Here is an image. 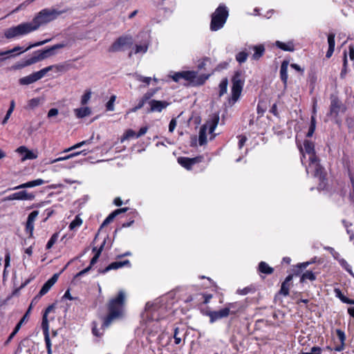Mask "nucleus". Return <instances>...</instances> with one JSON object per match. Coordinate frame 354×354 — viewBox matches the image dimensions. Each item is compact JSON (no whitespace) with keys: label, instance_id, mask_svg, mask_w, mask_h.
I'll return each mask as SVG.
<instances>
[{"label":"nucleus","instance_id":"f257e3e1","mask_svg":"<svg viewBox=\"0 0 354 354\" xmlns=\"http://www.w3.org/2000/svg\"><path fill=\"white\" fill-rule=\"evenodd\" d=\"M126 295L120 290L118 295L111 298L107 304L108 314L104 319L103 329L109 326L114 321L122 318L124 315V303Z\"/></svg>","mask_w":354,"mask_h":354},{"label":"nucleus","instance_id":"f03ea898","mask_svg":"<svg viewBox=\"0 0 354 354\" xmlns=\"http://www.w3.org/2000/svg\"><path fill=\"white\" fill-rule=\"evenodd\" d=\"M142 325L143 330L149 333H158L159 326L158 320L159 314L158 307L153 304L147 303L146 304L145 312L142 315Z\"/></svg>","mask_w":354,"mask_h":354},{"label":"nucleus","instance_id":"7ed1b4c3","mask_svg":"<svg viewBox=\"0 0 354 354\" xmlns=\"http://www.w3.org/2000/svg\"><path fill=\"white\" fill-rule=\"evenodd\" d=\"M229 17V10L227 7L221 3L211 15V21L209 29L212 31H218L223 28Z\"/></svg>","mask_w":354,"mask_h":354},{"label":"nucleus","instance_id":"20e7f679","mask_svg":"<svg viewBox=\"0 0 354 354\" xmlns=\"http://www.w3.org/2000/svg\"><path fill=\"white\" fill-rule=\"evenodd\" d=\"M62 13V11L56 9L45 8L37 13L31 23L35 30H37L40 26L56 19Z\"/></svg>","mask_w":354,"mask_h":354},{"label":"nucleus","instance_id":"39448f33","mask_svg":"<svg viewBox=\"0 0 354 354\" xmlns=\"http://www.w3.org/2000/svg\"><path fill=\"white\" fill-rule=\"evenodd\" d=\"M35 28L31 22L21 23L17 26L8 28L4 31V36L8 39L23 37L33 31Z\"/></svg>","mask_w":354,"mask_h":354},{"label":"nucleus","instance_id":"423d86ee","mask_svg":"<svg viewBox=\"0 0 354 354\" xmlns=\"http://www.w3.org/2000/svg\"><path fill=\"white\" fill-rule=\"evenodd\" d=\"M50 41V39H45L44 41L36 42L35 44H30L26 49H24V50L22 49L21 47L17 46L10 50H0V57H1L0 61L4 62L10 57H15V55H14V53H17V55H20V54L31 49L32 48L42 46L45 44L49 42Z\"/></svg>","mask_w":354,"mask_h":354},{"label":"nucleus","instance_id":"0eeeda50","mask_svg":"<svg viewBox=\"0 0 354 354\" xmlns=\"http://www.w3.org/2000/svg\"><path fill=\"white\" fill-rule=\"evenodd\" d=\"M232 82L230 102L232 101L234 104L239 99L244 84L242 73L239 71L236 72L232 78Z\"/></svg>","mask_w":354,"mask_h":354},{"label":"nucleus","instance_id":"6e6552de","mask_svg":"<svg viewBox=\"0 0 354 354\" xmlns=\"http://www.w3.org/2000/svg\"><path fill=\"white\" fill-rule=\"evenodd\" d=\"M218 122V117L217 115H214L211 120L207 121L205 124H203L199 131L198 136V141L200 145H203L207 142V131L209 134H212L216 127H217Z\"/></svg>","mask_w":354,"mask_h":354},{"label":"nucleus","instance_id":"1a4fd4ad","mask_svg":"<svg viewBox=\"0 0 354 354\" xmlns=\"http://www.w3.org/2000/svg\"><path fill=\"white\" fill-rule=\"evenodd\" d=\"M169 77H171L175 82H181V80H185L189 83L196 84H202L203 82H198L197 79V73L194 71H184L170 73Z\"/></svg>","mask_w":354,"mask_h":354},{"label":"nucleus","instance_id":"9d476101","mask_svg":"<svg viewBox=\"0 0 354 354\" xmlns=\"http://www.w3.org/2000/svg\"><path fill=\"white\" fill-rule=\"evenodd\" d=\"M297 145L302 154L301 162L303 165H306V162L305 160L306 159L307 156H308V158L316 157L315 151V145L312 141L305 140L304 141L303 146L299 144V142H297Z\"/></svg>","mask_w":354,"mask_h":354},{"label":"nucleus","instance_id":"9b49d317","mask_svg":"<svg viewBox=\"0 0 354 354\" xmlns=\"http://www.w3.org/2000/svg\"><path fill=\"white\" fill-rule=\"evenodd\" d=\"M308 165H306L307 174L322 180L324 178L323 168L319 165L317 157L308 158Z\"/></svg>","mask_w":354,"mask_h":354},{"label":"nucleus","instance_id":"f8f14e48","mask_svg":"<svg viewBox=\"0 0 354 354\" xmlns=\"http://www.w3.org/2000/svg\"><path fill=\"white\" fill-rule=\"evenodd\" d=\"M50 67H46L41 70L33 73L28 76L24 77L19 80V83L22 85L32 84L44 77L46 74L50 71Z\"/></svg>","mask_w":354,"mask_h":354},{"label":"nucleus","instance_id":"ddd939ff","mask_svg":"<svg viewBox=\"0 0 354 354\" xmlns=\"http://www.w3.org/2000/svg\"><path fill=\"white\" fill-rule=\"evenodd\" d=\"M35 198V195L26 190L15 192L6 197L3 198L2 201H32Z\"/></svg>","mask_w":354,"mask_h":354},{"label":"nucleus","instance_id":"4468645a","mask_svg":"<svg viewBox=\"0 0 354 354\" xmlns=\"http://www.w3.org/2000/svg\"><path fill=\"white\" fill-rule=\"evenodd\" d=\"M132 44V38L130 36H124L118 38L111 46V50L115 52L121 50L124 46Z\"/></svg>","mask_w":354,"mask_h":354},{"label":"nucleus","instance_id":"2eb2a0df","mask_svg":"<svg viewBox=\"0 0 354 354\" xmlns=\"http://www.w3.org/2000/svg\"><path fill=\"white\" fill-rule=\"evenodd\" d=\"M16 152L22 156L21 161L24 162L27 160H34L38 156L36 151L29 150L25 146H21L16 149Z\"/></svg>","mask_w":354,"mask_h":354},{"label":"nucleus","instance_id":"dca6fc26","mask_svg":"<svg viewBox=\"0 0 354 354\" xmlns=\"http://www.w3.org/2000/svg\"><path fill=\"white\" fill-rule=\"evenodd\" d=\"M58 277V274H54L53 277L44 284L38 295H37L36 299H40L42 296L45 295L53 287V286L57 282Z\"/></svg>","mask_w":354,"mask_h":354},{"label":"nucleus","instance_id":"f3484780","mask_svg":"<svg viewBox=\"0 0 354 354\" xmlns=\"http://www.w3.org/2000/svg\"><path fill=\"white\" fill-rule=\"evenodd\" d=\"M346 110L345 106L337 99L334 98L331 100L330 115L337 117L339 113H344Z\"/></svg>","mask_w":354,"mask_h":354},{"label":"nucleus","instance_id":"a211bd4d","mask_svg":"<svg viewBox=\"0 0 354 354\" xmlns=\"http://www.w3.org/2000/svg\"><path fill=\"white\" fill-rule=\"evenodd\" d=\"M201 157H196L193 158H189L185 157H180L178 158V162L185 169L189 170L192 167L201 161Z\"/></svg>","mask_w":354,"mask_h":354},{"label":"nucleus","instance_id":"6ab92c4d","mask_svg":"<svg viewBox=\"0 0 354 354\" xmlns=\"http://www.w3.org/2000/svg\"><path fill=\"white\" fill-rule=\"evenodd\" d=\"M207 316H209L210 319V322L214 323L218 319L229 316V310L223 308L219 310L210 311L207 313Z\"/></svg>","mask_w":354,"mask_h":354},{"label":"nucleus","instance_id":"aec40b11","mask_svg":"<svg viewBox=\"0 0 354 354\" xmlns=\"http://www.w3.org/2000/svg\"><path fill=\"white\" fill-rule=\"evenodd\" d=\"M39 215V212L35 210L32 212L28 216L26 225V231L27 233L32 236L34 230V223Z\"/></svg>","mask_w":354,"mask_h":354},{"label":"nucleus","instance_id":"412c9836","mask_svg":"<svg viewBox=\"0 0 354 354\" xmlns=\"http://www.w3.org/2000/svg\"><path fill=\"white\" fill-rule=\"evenodd\" d=\"M45 183L46 182L44 180H42L41 178H38V179H36L34 180H30V181L26 182L25 183H22L18 186L15 187L10 188L8 190H17V189H20L31 188V187L42 185Z\"/></svg>","mask_w":354,"mask_h":354},{"label":"nucleus","instance_id":"4be33fe9","mask_svg":"<svg viewBox=\"0 0 354 354\" xmlns=\"http://www.w3.org/2000/svg\"><path fill=\"white\" fill-rule=\"evenodd\" d=\"M150 111L152 112H161L167 107L169 103L166 101L152 100L149 102Z\"/></svg>","mask_w":354,"mask_h":354},{"label":"nucleus","instance_id":"5701e85b","mask_svg":"<svg viewBox=\"0 0 354 354\" xmlns=\"http://www.w3.org/2000/svg\"><path fill=\"white\" fill-rule=\"evenodd\" d=\"M250 49H252L254 50L252 58L254 60L259 59L265 53V47L263 44L250 46Z\"/></svg>","mask_w":354,"mask_h":354},{"label":"nucleus","instance_id":"b1692460","mask_svg":"<svg viewBox=\"0 0 354 354\" xmlns=\"http://www.w3.org/2000/svg\"><path fill=\"white\" fill-rule=\"evenodd\" d=\"M289 65V62L287 60H283L281 65L280 68V77L282 80L284 86H286L288 82V67Z\"/></svg>","mask_w":354,"mask_h":354},{"label":"nucleus","instance_id":"393cba45","mask_svg":"<svg viewBox=\"0 0 354 354\" xmlns=\"http://www.w3.org/2000/svg\"><path fill=\"white\" fill-rule=\"evenodd\" d=\"M125 266H131V263H130V261L129 260H125V261H115V262H113L111 263V264H109L103 271L102 272L104 273V272H106L111 270H116V269H118V268H120L122 267H124Z\"/></svg>","mask_w":354,"mask_h":354},{"label":"nucleus","instance_id":"a878e982","mask_svg":"<svg viewBox=\"0 0 354 354\" xmlns=\"http://www.w3.org/2000/svg\"><path fill=\"white\" fill-rule=\"evenodd\" d=\"M74 113L77 118H83L91 114V109L88 106H82L75 109Z\"/></svg>","mask_w":354,"mask_h":354},{"label":"nucleus","instance_id":"bb28decb","mask_svg":"<svg viewBox=\"0 0 354 354\" xmlns=\"http://www.w3.org/2000/svg\"><path fill=\"white\" fill-rule=\"evenodd\" d=\"M275 44L279 48L285 51L292 52L295 50L294 44L291 41L286 43L280 41H277Z\"/></svg>","mask_w":354,"mask_h":354},{"label":"nucleus","instance_id":"cd10ccee","mask_svg":"<svg viewBox=\"0 0 354 354\" xmlns=\"http://www.w3.org/2000/svg\"><path fill=\"white\" fill-rule=\"evenodd\" d=\"M225 308L229 310V315H235L241 310L242 306L237 302L229 303L226 305Z\"/></svg>","mask_w":354,"mask_h":354},{"label":"nucleus","instance_id":"c85d7f7f","mask_svg":"<svg viewBox=\"0 0 354 354\" xmlns=\"http://www.w3.org/2000/svg\"><path fill=\"white\" fill-rule=\"evenodd\" d=\"M316 111H317L316 107H315V105H314V106H313V114L311 116V120H310V125L308 131L307 135H306V136L308 137V138L311 137L313 135V133L315 132V128H316V119H315Z\"/></svg>","mask_w":354,"mask_h":354},{"label":"nucleus","instance_id":"c756f323","mask_svg":"<svg viewBox=\"0 0 354 354\" xmlns=\"http://www.w3.org/2000/svg\"><path fill=\"white\" fill-rule=\"evenodd\" d=\"M34 53H35L38 62L42 61L44 59H46L51 57L50 51L48 50V48H46L45 50H37Z\"/></svg>","mask_w":354,"mask_h":354},{"label":"nucleus","instance_id":"7c9ffc66","mask_svg":"<svg viewBox=\"0 0 354 354\" xmlns=\"http://www.w3.org/2000/svg\"><path fill=\"white\" fill-rule=\"evenodd\" d=\"M259 270L262 273L269 274L272 273L273 268L269 266L266 262L261 261L259 265Z\"/></svg>","mask_w":354,"mask_h":354},{"label":"nucleus","instance_id":"2f4dec72","mask_svg":"<svg viewBox=\"0 0 354 354\" xmlns=\"http://www.w3.org/2000/svg\"><path fill=\"white\" fill-rule=\"evenodd\" d=\"M15 102L14 100H11L10 101V107H9L8 110L7 111V113H6V114L3 121H2V124H5L8 122V120H9L11 114L12 113V112H13V111L15 109Z\"/></svg>","mask_w":354,"mask_h":354},{"label":"nucleus","instance_id":"473e14b6","mask_svg":"<svg viewBox=\"0 0 354 354\" xmlns=\"http://www.w3.org/2000/svg\"><path fill=\"white\" fill-rule=\"evenodd\" d=\"M148 49V42H145L144 44L136 45L135 46V54H144L147 51Z\"/></svg>","mask_w":354,"mask_h":354},{"label":"nucleus","instance_id":"72a5a7b5","mask_svg":"<svg viewBox=\"0 0 354 354\" xmlns=\"http://www.w3.org/2000/svg\"><path fill=\"white\" fill-rule=\"evenodd\" d=\"M228 81L227 78H224L219 84V95L222 96L227 93Z\"/></svg>","mask_w":354,"mask_h":354},{"label":"nucleus","instance_id":"f704fd0d","mask_svg":"<svg viewBox=\"0 0 354 354\" xmlns=\"http://www.w3.org/2000/svg\"><path fill=\"white\" fill-rule=\"evenodd\" d=\"M82 219L79 215H77L75 219L70 223L69 228L71 230H74L76 227H79L82 224Z\"/></svg>","mask_w":354,"mask_h":354},{"label":"nucleus","instance_id":"c9c22d12","mask_svg":"<svg viewBox=\"0 0 354 354\" xmlns=\"http://www.w3.org/2000/svg\"><path fill=\"white\" fill-rule=\"evenodd\" d=\"M41 103V99L39 97H35L30 100L28 102L27 108L30 109H33L37 107Z\"/></svg>","mask_w":354,"mask_h":354},{"label":"nucleus","instance_id":"e433bc0d","mask_svg":"<svg viewBox=\"0 0 354 354\" xmlns=\"http://www.w3.org/2000/svg\"><path fill=\"white\" fill-rule=\"evenodd\" d=\"M92 92L91 90H86L84 95L81 97V104L86 105L90 100L91 97Z\"/></svg>","mask_w":354,"mask_h":354},{"label":"nucleus","instance_id":"4c0bfd02","mask_svg":"<svg viewBox=\"0 0 354 354\" xmlns=\"http://www.w3.org/2000/svg\"><path fill=\"white\" fill-rule=\"evenodd\" d=\"M41 328L44 334H49V325L46 315H43Z\"/></svg>","mask_w":354,"mask_h":354},{"label":"nucleus","instance_id":"58836bf2","mask_svg":"<svg viewBox=\"0 0 354 354\" xmlns=\"http://www.w3.org/2000/svg\"><path fill=\"white\" fill-rule=\"evenodd\" d=\"M339 263L340 266L345 269L350 274L353 276V273L352 271L351 266L348 263V262L344 259H341L339 260Z\"/></svg>","mask_w":354,"mask_h":354},{"label":"nucleus","instance_id":"ea45409f","mask_svg":"<svg viewBox=\"0 0 354 354\" xmlns=\"http://www.w3.org/2000/svg\"><path fill=\"white\" fill-rule=\"evenodd\" d=\"M66 46V44L61 43V44H57L55 45H53V46L48 48V50L50 51L51 56H53L56 54V52H55L56 50L63 48Z\"/></svg>","mask_w":354,"mask_h":354},{"label":"nucleus","instance_id":"a19ab883","mask_svg":"<svg viewBox=\"0 0 354 354\" xmlns=\"http://www.w3.org/2000/svg\"><path fill=\"white\" fill-rule=\"evenodd\" d=\"M66 46V44L61 43V44H57L55 45H53V46L48 48V50L50 51L51 56H53L56 54V52H55L56 50L63 48Z\"/></svg>","mask_w":354,"mask_h":354},{"label":"nucleus","instance_id":"79ce46f5","mask_svg":"<svg viewBox=\"0 0 354 354\" xmlns=\"http://www.w3.org/2000/svg\"><path fill=\"white\" fill-rule=\"evenodd\" d=\"M248 56V55L246 52L241 51V52H239L236 55V59L238 62H239L240 64H242V63H244L247 60Z\"/></svg>","mask_w":354,"mask_h":354},{"label":"nucleus","instance_id":"37998d69","mask_svg":"<svg viewBox=\"0 0 354 354\" xmlns=\"http://www.w3.org/2000/svg\"><path fill=\"white\" fill-rule=\"evenodd\" d=\"M116 99V96L115 95H113L109 100L106 104V108L107 111H113L115 109L114 103Z\"/></svg>","mask_w":354,"mask_h":354},{"label":"nucleus","instance_id":"c03bdc74","mask_svg":"<svg viewBox=\"0 0 354 354\" xmlns=\"http://www.w3.org/2000/svg\"><path fill=\"white\" fill-rule=\"evenodd\" d=\"M306 279H308V280H310V281H313V280L315 279V276L314 273L312 271H306V272H304L302 274L301 281H305Z\"/></svg>","mask_w":354,"mask_h":354},{"label":"nucleus","instance_id":"a18cd8bd","mask_svg":"<svg viewBox=\"0 0 354 354\" xmlns=\"http://www.w3.org/2000/svg\"><path fill=\"white\" fill-rule=\"evenodd\" d=\"M104 245V242L103 243V244L100 246V248L97 250V251L96 252V254H95V256L92 258L91 261V263H90V266H92L93 265H94L98 260V258L103 250V247Z\"/></svg>","mask_w":354,"mask_h":354},{"label":"nucleus","instance_id":"49530a36","mask_svg":"<svg viewBox=\"0 0 354 354\" xmlns=\"http://www.w3.org/2000/svg\"><path fill=\"white\" fill-rule=\"evenodd\" d=\"M136 133L132 129H129L124 134L122 138H121V142H124L125 140H128L131 138H136Z\"/></svg>","mask_w":354,"mask_h":354},{"label":"nucleus","instance_id":"de8ad7c7","mask_svg":"<svg viewBox=\"0 0 354 354\" xmlns=\"http://www.w3.org/2000/svg\"><path fill=\"white\" fill-rule=\"evenodd\" d=\"M59 236V233H55L53 234V236L50 237L49 241H48L46 244V248L50 249L53 247V245L56 243L57 239Z\"/></svg>","mask_w":354,"mask_h":354},{"label":"nucleus","instance_id":"09e8293b","mask_svg":"<svg viewBox=\"0 0 354 354\" xmlns=\"http://www.w3.org/2000/svg\"><path fill=\"white\" fill-rule=\"evenodd\" d=\"M38 62L37 59V57L35 55V53L33 54V55L26 59L25 61L23 62V65L22 66H30L32 64H34L35 63Z\"/></svg>","mask_w":354,"mask_h":354},{"label":"nucleus","instance_id":"8fccbe9b","mask_svg":"<svg viewBox=\"0 0 354 354\" xmlns=\"http://www.w3.org/2000/svg\"><path fill=\"white\" fill-rule=\"evenodd\" d=\"M334 292L335 297L339 298L343 303L346 304L348 301V298L344 296L339 288H335Z\"/></svg>","mask_w":354,"mask_h":354},{"label":"nucleus","instance_id":"3c124183","mask_svg":"<svg viewBox=\"0 0 354 354\" xmlns=\"http://www.w3.org/2000/svg\"><path fill=\"white\" fill-rule=\"evenodd\" d=\"M48 67H50V71L53 68H55L57 72H64L68 70V68L64 64L51 65Z\"/></svg>","mask_w":354,"mask_h":354},{"label":"nucleus","instance_id":"603ef678","mask_svg":"<svg viewBox=\"0 0 354 354\" xmlns=\"http://www.w3.org/2000/svg\"><path fill=\"white\" fill-rule=\"evenodd\" d=\"M280 293L284 296H287L289 293V284H287V281H283L281 284Z\"/></svg>","mask_w":354,"mask_h":354},{"label":"nucleus","instance_id":"864d4df0","mask_svg":"<svg viewBox=\"0 0 354 354\" xmlns=\"http://www.w3.org/2000/svg\"><path fill=\"white\" fill-rule=\"evenodd\" d=\"M116 216V214L114 213L113 212L112 213H111L106 218L105 220L103 221L102 225H101V227L109 224L113 219Z\"/></svg>","mask_w":354,"mask_h":354},{"label":"nucleus","instance_id":"5fc2aeb1","mask_svg":"<svg viewBox=\"0 0 354 354\" xmlns=\"http://www.w3.org/2000/svg\"><path fill=\"white\" fill-rule=\"evenodd\" d=\"M134 77H135V78L137 80H138L140 82H144V83H145L147 84H149V83H150V82L151 80V78L149 77H143V76H142L140 75H138V74H136L134 75Z\"/></svg>","mask_w":354,"mask_h":354},{"label":"nucleus","instance_id":"6e6d98bb","mask_svg":"<svg viewBox=\"0 0 354 354\" xmlns=\"http://www.w3.org/2000/svg\"><path fill=\"white\" fill-rule=\"evenodd\" d=\"M21 326V322H19L15 326L12 333L8 337V340L6 341V343H8L9 342L11 341V339L14 337V336L17 333V332L20 329Z\"/></svg>","mask_w":354,"mask_h":354},{"label":"nucleus","instance_id":"4d7b16f0","mask_svg":"<svg viewBox=\"0 0 354 354\" xmlns=\"http://www.w3.org/2000/svg\"><path fill=\"white\" fill-rule=\"evenodd\" d=\"M328 48H335V34L330 33L328 35Z\"/></svg>","mask_w":354,"mask_h":354},{"label":"nucleus","instance_id":"13d9d810","mask_svg":"<svg viewBox=\"0 0 354 354\" xmlns=\"http://www.w3.org/2000/svg\"><path fill=\"white\" fill-rule=\"evenodd\" d=\"M174 338L176 344H179L181 342V337L179 335V329L178 328H176L174 329Z\"/></svg>","mask_w":354,"mask_h":354},{"label":"nucleus","instance_id":"bf43d9fd","mask_svg":"<svg viewBox=\"0 0 354 354\" xmlns=\"http://www.w3.org/2000/svg\"><path fill=\"white\" fill-rule=\"evenodd\" d=\"M349 176H350V180H351V186H352V189L350 193V198H351V200L353 202H354V178L351 174H349Z\"/></svg>","mask_w":354,"mask_h":354},{"label":"nucleus","instance_id":"052dcab7","mask_svg":"<svg viewBox=\"0 0 354 354\" xmlns=\"http://www.w3.org/2000/svg\"><path fill=\"white\" fill-rule=\"evenodd\" d=\"M321 348L318 346H313L311 348L310 352L302 353L301 354H321Z\"/></svg>","mask_w":354,"mask_h":354},{"label":"nucleus","instance_id":"680f3d73","mask_svg":"<svg viewBox=\"0 0 354 354\" xmlns=\"http://www.w3.org/2000/svg\"><path fill=\"white\" fill-rule=\"evenodd\" d=\"M177 125V122L176 119H172L169 124V132H173Z\"/></svg>","mask_w":354,"mask_h":354},{"label":"nucleus","instance_id":"e2e57ef3","mask_svg":"<svg viewBox=\"0 0 354 354\" xmlns=\"http://www.w3.org/2000/svg\"><path fill=\"white\" fill-rule=\"evenodd\" d=\"M147 130H148V128L147 127H142L139 130L138 133L136 134V138H138L141 137L142 136H144L147 133Z\"/></svg>","mask_w":354,"mask_h":354},{"label":"nucleus","instance_id":"0e129e2a","mask_svg":"<svg viewBox=\"0 0 354 354\" xmlns=\"http://www.w3.org/2000/svg\"><path fill=\"white\" fill-rule=\"evenodd\" d=\"M156 93V91H148L142 97V100H144L145 102L148 100H149Z\"/></svg>","mask_w":354,"mask_h":354},{"label":"nucleus","instance_id":"69168bd1","mask_svg":"<svg viewBox=\"0 0 354 354\" xmlns=\"http://www.w3.org/2000/svg\"><path fill=\"white\" fill-rule=\"evenodd\" d=\"M81 154L85 156V155L87 154V151L85 149H84V150L80 151L74 152V153H70L69 154V157L71 158H72L73 157L81 155Z\"/></svg>","mask_w":354,"mask_h":354},{"label":"nucleus","instance_id":"338daca9","mask_svg":"<svg viewBox=\"0 0 354 354\" xmlns=\"http://www.w3.org/2000/svg\"><path fill=\"white\" fill-rule=\"evenodd\" d=\"M337 335L339 339H340V341L342 342V343L344 344V342L346 338L344 333L341 330H337Z\"/></svg>","mask_w":354,"mask_h":354},{"label":"nucleus","instance_id":"774afa93","mask_svg":"<svg viewBox=\"0 0 354 354\" xmlns=\"http://www.w3.org/2000/svg\"><path fill=\"white\" fill-rule=\"evenodd\" d=\"M58 113L59 112L57 109H51L49 110V111L48 113V117L51 118V117L55 116L58 114Z\"/></svg>","mask_w":354,"mask_h":354}]
</instances>
